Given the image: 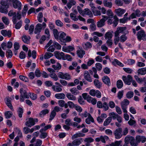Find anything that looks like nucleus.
<instances>
[{
    "instance_id": "obj_1",
    "label": "nucleus",
    "mask_w": 146,
    "mask_h": 146,
    "mask_svg": "<svg viewBox=\"0 0 146 146\" xmlns=\"http://www.w3.org/2000/svg\"><path fill=\"white\" fill-rule=\"evenodd\" d=\"M59 36L58 39L60 40L62 44H65L66 42H70L72 40L71 37L66 36V34L65 33L61 31L59 33Z\"/></svg>"
},
{
    "instance_id": "obj_46",
    "label": "nucleus",
    "mask_w": 146,
    "mask_h": 146,
    "mask_svg": "<svg viewBox=\"0 0 146 146\" xmlns=\"http://www.w3.org/2000/svg\"><path fill=\"white\" fill-rule=\"evenodd\" d=\"M87 101L89 103H91L93 105H95L97 102L96 100L90 96L87 99Z\"/></svg>"
},
{
    "instance_id": "obj_28",
    "label": "nucleus",
    "mask_w": 146,
    "mask_h": 146,
    "mask_svg": "<svg viewBox=\"0 0 146 146\" xmlns=\"http://www.w3.org/2000/svg\"><path fill=\"white\" fill-rule=\"evenodd\" d=\"M113 32L112 31L107 32L105 35V38L106 39H111Z\"/></svg>"
},
{
    "instance_id": "obj_47",
    "label": "nucleus",
    "mask_w": 146,
    "mask_h": 146,
    "mask_svg": "<svg viewBox=\"0 0 146 146\" xmlns=\"http://www.w3.org/2000/svg\"><path fill=\"white\" fill-rule=\"evenodd\" d=\"M49 112V110L47 109L42 110L39 113L40 116L41 117H43Z\"/></svg>"
},
{
    "instance_id": "obj_42",
    "label": "nucleus",
    "mask_w": 146,
    "mask_h": 146,
    "mask_svg": "<svg viewBox=\"0 0 146 146\" xmlns=\"http://www.w3.org/2000/svg\"><path fill=\"white\" fill-rule=\"evenodd\" d=\"M121 143V141H116L109 145H106V146H119Z\"/></svg>"
},
{
    "instance_id": "obj_11",
    "label": "nucleus",
    "mask_w": 146,
    "mask_h": 146,
    "mask_svg": "<svg viewBox=\"0 0 146 146\" xmlns=\"http://www.w3.org/2000/svg\"><path fill=\"white\" fill-rule=\"evenodd\" d=\"M103 18L101 19L97 23V26L98 27H103L105 25V21L107 20L108 17L105 15H102Z\"/></svg>"
},
{
    "instance_id": "obj_27",
    "label": "nucleus",
    "mask_w": 146,
    "mask_h": 146,
    "mask_svg": "<svg viewBox=\"0 0 146 146\" xmlns=\"http://www.w3.org/2000/svg\"><path fill=\"white\" fill-rule=\"evenodd\" d=\"M84 78L89 82H92V80L90 75L88 71H85L84 72Z\"/></svg>"
},
{
    "instance_id": "obj_33",
    "label": "nucleus",
    "mask_w": 146,
    "mask_h": 146,
    "mask_svg": "<svg viewBox=\"0 0 146 146\" xmlns=\"http://www.w3.org/2000/svg\"><path fill=\"white\" fill-rule=\"evenodd\" d=\"M137 72L138 75H144L146 74V68H139L137 70Z\"/></svg>"
},
{
    "instance_id": "obj_19",
    "label": "nucleus",
    "mask_w": 146,
    "mask_h": 146,
    "mask_svg": "<svg viewBox=\"0 0 146 146\" xmlns=\"http://www.w3.org/2000/svg\"><path fill=\"white\" fill-rule=\"evenodd\" d=\"M136 141L137 143H140L141 142L142 143L145 142L146 141V138L144 136H140L139 135H137L135 138Z\"/></svg>"
},
{
    "instance_id": "obj_32",
    "label": "nucleus",
    "mask_w": 146,
    "mask_h": 146,
    "mask_svg": "<svg viewBox=\"0 0 146 146\" xmlns=\"http://www.w3.org/2000/svg\"><path fill=\"white\" fill-rule=\"evenodd\" d=\"M134 77L138 83H141L143 82H145V83L146 84V78H140L136 75L134 76Z\"/></svg>"
},
{
    "instance_id": "obj_62",
    "label": "nucleus",
    "mask_w": 146,
    "mask_h": 146,
    "mask_svg": "<svg viewBox=\"0 0 146 146\" xmlns=\"http://www.w3.org/2000/svg\"><path fill=\"white\" fill-rule=\"evenodd\" d=\"M123 82L121 80H118L117 82V86L118 88H121L123 86Z\"/></svg>"
},
{
    "instance_id": "obj_55",
    "label": "nucleus",
    "mask_w": 146,
    "mask_h": 146,
    "mask_svg": "<svg viewBox=\"0 0 146 146\" xmlns=\"http://www.w3.org/2000/svg\"><path fill=\"white\" fill-rule=\"evenodd\" d=\"M111 118L110 117H108L104 121V126H107L111 122Z\"/></svg>"
},
{
    "instance_id": "obj_45",
    "label": "nucleus",
    "mask_w": 146,
    "mask_h": 146,
    "mask_svg": "<svg viewBox=\"0 0 146 146\" xmlns=\"http://www.w3.org/2000/svg\"><path fill=\"white\" fill-rule=\"evenodd\" d=\"M94 83L95 86L98 88H101L102 84V83L97 79H95L94 80Z\"/></svg>"
},
{
    "instance_id": "obj_5",
    "label": "nucleus",
    "mask_w": 146,
    "mask_h": 146,
    "mask_svg": "<svg viewBox=\"0 0 146 146\" xmlns=\"http://www.w3.org/2000/svg\"><path fill=\"white\" fill-rule=\"evenodd\" d=\"M137 36L138 40L140 41L146 40V33L143 30H141L137 33Z\"/></svg>"
},
{
    "instance_id": "obj_18",
    "label": "nucleus",
    "mask_w": 146,
    "mask_h": 146,
    "mask_svg": "<svg viewBox=\"0 0 146 146\" xmlns=\"http://www.w3.org/2000/svg\"><path fill=\"white\" fill-rule=\"evenodd\" d=\"M126 12V10L120 8L116 9L115 12L119 17H121Z\"/></svg>"
},
{
    "instance_id": "obj_38",
    "label": "nucleus",
    "mask_w": 146,
    "mask_h": 146,
    "mask_svg": "<svg viewBox=\"0 0 146 146\" xmlns=\"http://www.w3.org/2000/svg\"><path fill=\"white\" fill-rule=\"evenodd\" d=\"M70 92L72 94L76 95L79 94V92L78 90L76 88H72L70 89Z\"/></svg>"
},
{
    "instance_id": "obj_24",
    "label": "nucleus",
    "mask_w": 146,
    "mask_h": 146,
    "mask_svg": "<svg viewBox=\"0 0 146 146\" xmlns=\"http://www.w3.org/2000/svg\"><path fill=\"white\" fill-rule=\"evenodd\" d=\"M102 80L105 84L110 86L111 85L110 80L108 77L107 76H105L103 77Z\"/></svg>"
},
{
    "instance_id": "obj_31",
    "label": "nucleus",
    "mask_w": 146,
    "mask_h": 146,
    "mask_svg": "<svg viewBox=\"0 0 146 146\" xmlns=\"http://www.w3.org/2000/svg\"><path fill=\"white\" fill-rule=\"evenodd\" d=\"M66 96L68 99L72 101H75L76 99L75 96L70 93H68L66 94Z\"/></svg>"
},
{
    "instance_id": "obj_54",
    "label": "nucleus",
    "mask_w": 146,
    "mask_h": 146,
    "mask_svg": "<svg viewBox=\"0 0 146 146\" xmlns=\"http://www.w3.org/2000/svg\"><path fill=\"white\" fill-rule=\"evenodd\" d=\"M53 35L55 38L57 39H58L59 34L58 31L56 29H54L53 30Z\"/></svg>"
},
{
    "instance_id": "obj_53",
    "label": "nucleus",
    "mask_w": 146,
    "mask_h": 146,
    "mask_svg": "<svg viewBox=\"0 0 146 146\" xmlns=\"http://www.w3.org/2000/svg\"><path fill=\"white\" fill-rule=\"evenodd\" d=\"M53 56V54L50 52H46L45 53L44 58L45 59L49 58Z\"/></svg>"
},
{
    "instance_id": "obj_30",
    "label": "nucleus",
    "mask_w": 146,
    "mask_h": 146,
    "mask_svg": "<svg viewBox=\"0 0 146 146\" xmlns=\"http://www.w3.org/2000/svg\"><path fill=\"white\" fill-rule=\"evenodd\" d=\"M85 135L81 133H78L73 135L72 137V139L74 140L78 137H84Z\"/></svg>"
},
{
    "instance_id": "obj_35",
    "label": "nucleus",
    "mask_w": 146,
    "mask_h": 146,
    "mask_svg": "<svg viewBox=\"0 0 146 146\" xmlns=\"http://www.w3.org/2000/svg\"><path fill=\"white\" fill-rule=\"evenodd\" d=\"M49 76L54 81H56L58 79V76H57L54 72L50 73Z\"/></svg>"
},
{
    "instance_id": "obj_26",
    "label": "nucleus",
    "mask_w": 146,
    "mask_h": 146,
    "mask_svg": "<svg viewBox=\"0 0 146 146\" xmlns=\"http://www.w3.org/2000/svg\"><path fill=\"white\" fill-rule=\"evenodd\" d=\"M83 13L84 14V16L85 15H88L90 17H93V15L92 12L88 9H85L83 11Z\"/></svg>"
},
{
    "instance_id": "obj_56",
    "label": "nucleus",
    "mask_w": 146,
    "mask_h": 146,
    "mask_svg": "<svg viewBox=\"0 0 146 146\" xmlns=\"http://www.w3.org/2000/svg\"><path fill=\"white\" fill-rule=\"evenodd\" d=\"M119 35L114 34V43L115 45L117 44L119 41L120 40V37L119 36Z\"/></svg>"
},
{
    "instance_id": "obj_36",
    "label": "nucleus",
    "mask_w": 146,
    "mask_h": 146,
    "mask_svg": "<svg viewBox=\"0 0 146 146\" xmlns=\"http://www.w3.org/2000/svg\"><path fill=\"white\" fill-rule=\"evenodd\" d=\"M85 122L88 124H90L91 122H94V119L90 114H89L88 117L85 119Z\"/></svg>"
},
{
    "instance_id": "obj_7",
    "label": "nucleus",
    "mask_w": 146,
    "mask_h": 146,
    "mask_svg": "<svg viewBox=\"0 0 146 146\" xmlns=\"http://www.w3.org/2000/svg\"><path fill=\"white\" fill-rule=\"evenodd\" d=\"M128 33L126 27H119L117 28V30L115 32L114 34L119 35L120 33L126 35L128 34Z\"/></svg>"
},
{
    "instance_id": "obj_63",
    "label": "nucleus",
    "mask_w": 146,
    "mask_h": 146,
    "mask_svg": "<svg viewBox=\"0 0 146 146\" xmlns=\"http://www.w3.org/2000/svg\"><path fill=\"white\" fill-rule=\"evenodd\" d=\"M43 15L42 13H39L37 16V20L39 22L42 23V21Z\"/></svg>"
},
{
    "instance_id": "obj_13",
    "label": "nucleus",
    "mask_w": 146,
    "mask_h": 146,
    "mask_svg": "<svg viewBox=\"0 0 146 146\" xmlns=\"http://www.w3.org/2000/svg\"><path fill=\"white\" fill-rule=\"evenodd\" d=\"M122 129L121 128H118L115 130L114 132L115 138L117 139L120 138L122 136L121 134Z\"/></svg>"
},
{
    "instance_id": "obj_34",
    "label": "nucleus",
    "mask_w": 146,
    "mask_h": 146,
    "mask_svg": "<svg viewBox=\"0 0 146 146\" xmlns=\"http://www.w3.org/2000/svg\"><path fill=\"white\" fill-rule=\"evenodd\" d=\"M77 54L80 58H82L85 54V52L83 49H80L79 50H77Z\"/></svg>"
},
{
    "instance_id": "obj_59",
    "label": "nucleus",
    "mask_w": 146,
    "mask_h": 146,
    "mask_svg": "<svg viewBox=\"0 0 146 146\" xmlns=\"http://www.w3.org/2000/svg\"><path fill=\"white\" fill-rule=\"evenodd\" d=\"M6 55L8 58H11L13 55V53L12 51L10 50H8L6 52Z\"/></svg>"
},
{
    "instance_id": "obj_16",
    "label": "nucleus",
    "mask_w": 146,
    "mask_h": 146,
    "mask_svg": "<svg viewBox=\"0 0 146 146\" xmlns=\"http://www.w3.org/2000/svg\"><path fill=\"white\" fill-rule=\"evenodd\" d=\"M75 49L73 45L69 46H64L62 47V50L64 52L69 53L73 51Z\"/></svg>"
},
{
    "instance_id": "obj_57",
    "label": "nucleus",
    "mask_w": 146,
    "mask_h": 146,
    "mask_svg": "<svg viewBox=\"0 0 146 146\" xmlns=\"http://www.w3.org/2000/svg\"><path fill=\"white\" fill-rule=\"evenodd\" d=\"M120 37V41L121 42H125L127 39V37L125 35H121Z\"/></svg>"
},
{
    "instance_id": "obj_8",
    "label": "nucleus",
    "mask_w": 146,
    "mask_h": 146,
    "mask_svg": "<svg viewBox=\"0 0 146 146\" xmlns=\"http://www.w3.org/2000/svg\"><path fill=\"white\" fill-rule=\"evenodd\" d=\"M55 44H54V42H52V40H50L49 42L45 46L46 49L47 48L49 47V48L47 49V51L53 52L55 50Z\"/></svg>"
},
{
    "instance_id": "obj_21",
    "label": "nucleus",
    "mask_w": 146,
    "mask_h": 146,
    "mask_svg": "<svg viewBox=\"0 0 146 146\" xmlns=\"http://www.w3.org/2000/svg\"><path fill=\"white\" fill-rule=\"evenodd\" d=\"M11 98H6L5 100V102L7 106L12 111H14V110L11 103Z\"/></svg>"
},
{
    "instance_id": "obj_14",
    "label": "nucleus",
    "mask_w": 146,
    "mask_h": 146,
    "mask_svg": "<svg viewBox=\"0 0 146 146\" xmlns=\"http://www.w3.org/2000/svg\"><path fill=\"white\" fill-rule=\"evenodd\" d=\"M122 79L125 84L129 85L132 80V78L131 75H128L127 77L124 76H123Z\"/></svg>"
},
{
    "instance_id": "obj_15",
    "label": "nucleus",
    "mask_w": 146,
    "mask_h": 146,
    "mask_svg": "<svg viewBox=\"0 0 146 146\" xmlns=\"http://www.w3.org/2000/svg\"><path fill=\"white\" fill-rule=\"evenodd\" d=\"M12 43L11 42H8L7 43L3 42L1 45V48L3 50H6L7 48H11L12 46Z\"/></svg>"
},
{
    "instance_id": "obj_4",
    "label": "nucleus",
    "mask_w": 146,
    "mask_h": 146,
    "mask_svg": "<svg viewBox=\"0 0 146 146\" xmlns=\"http://www.w3.org/2000/svg\"><path fill=\"white\" fill-rule=\"evenodd\" d=\"M46 26L45 23H43L42 24L38 23L35 26L34 30V33L35 34H38L41 31L42 29H44Z\"/></svg>"
},
{
    "instance_id": "obj_23",
    "label": "nucleus",
    "mask_w": 146,
    "mask_h": 146,
    "mask_svg": "<svg viewBox=\"0 0 146 146\" xmlns=\"http://www.w3.org/2000/svg\"><path fill=\"white\" fill-rule=\"evenodd\" d=\"M64 54L62 52H55V56L58 59H62L64 60Z\"/></svg>"
},
{
    "instance_id": "obj_43",
    "label": "nucleus",
    "mask_w": 146,
    "mask_h": 146,
    "mask_svg": "<svg viewBox=\"0 0 146 146\" xmlns=\"http://www.w3.org/2000/svg\"><path fill=\"white\" fill-rule=\"evenodd\" d=\"M104 5L105 6L111 8L112 6V3L111 2H108L107 0H104Z\"/></svg>"
},
{
    "instance_id": "obj_12",
    "label": "nucleus",
    "mask_w": 146,
    "mask_h": 146,
    "mask_svg": "<svg viewBox=\"0 0 146 146\" xmlns=\"http://www.w3.org/2000/svg\"><path fill=\"white\" fill-rule=\"evenodd\" d=\"M13 3V7L15 9H17L19 10L21 9L22 4L18 0H11Z\"/></svg>"
},
{
    "instance_id": "obj_49",
    "label": "nucleus",
    "mask_w": 146,
    "mask_h": 146,
    "mask_svg": "<svg viewBox=\"0 0 146 146\" xmlns=\"http://www.w3.org/2000/svg\"><path fill=\"white\" fill-rule=\"evenodd\" d=\"M5 115L6 119L10 118L13 115V113L10 111H7L5 112Z\"/></svg>"
},
{
    "instance_id": "obj_51",
    "label": "nucleus",
    "mask_w": 146,
    "mask_h": 146,
    "mask_svg": "<svg viewBox=\"0 0 146 146\" xmlns=\"http://www.w3.org/2000/svg\"><path fill=\"white\" fill-rule=\"evenodd\" d=\"M129 100L126 99H124L121 102V106L126 107L129 105Z\"/></svg>"
},
{
    "instance_id": "obj_29",
    "label": "nucleus",
    "mask_w": 146,
    "mask_h": 146,
    "mask_svg": "<svg viewBox=\"0 0 146 146\" xmlns=\"http://www.w3.org/2000/svg\"><path fill=\"white\" fill-rule=\"evenodd\" d=\"M1 34L5 36H8L9 37H10L11 36V33L10 31H7V30H4L1 31Z\"/></svg>"
},
{
    "instance_id": "obj_6",
    "label": "nucleus",
    "mask_w": 146,
    "mask_h": 146,
    "mask_svg": "<svg viewBox=\"0 0 146 146\" xmlns=\"http://www.w3.org/2000/svg\"><path fill=\"white\" fill-rule=\"evenodd\" d=\"M125 143L128 144L129 143H130L132 146H137V144L135 142L134 137L129 135L127 136L125 138Z\"/></svg>"
},
{
    "instance_id": "obj_58",
    "label": "nucleus",
    "mask_w": 146,
    "mask_h": 146,
    "mask_svg": "<svg viewBox=\"0 0 146 146\" xmlns=\"http://www.w3.org/2000/svg\"><path fill=\"white\" fill-rule=\"evenodd\" d=\"M52 67L55 70H59L61 68V66L59 63H57L56 65L52 66Z\"/></svg>"
},
{
    "instance_id": "obj_2",
    "label": "nucleus",
    "mask_w": 146,
    "mask_h": 146,
    "mask_svg": "<svg viewBox=\"0 0 146 146\" xmlns=\"http://www.w3.org/2000/svg\"><path fill=\"white\" fill-rule=\"evenodd\" d=\"M0 4V12L2 13H7L8 12L7 9L9 7L8 3L2 0L1 1Z\"/></svg>"
},
{
    "instance_id": "obj_41",
    "label": "nucleus",
    "mask_w": 146,
    "mask_h": 146,
    "mask_svg": "<svg viewBox=\"0 0 146 146\" xmlns=\"http://www.w3.org/2000/svg\"><path fill=\"white\" fill-rule=\"evenodd\" d=\"M55 96L57 99H63L65 97V95L63 93L56 94H55Z\"/></svg>"
},
{
    "instance_id": "obj_50",
    "label": "nucleus",
    "mask_w": 146,
    "mask_h": 146,
    "mask_svg": "<svg viewBox=\"0 0 146 146\" xmlns=\"http://www.w3.org/2000/svg\"><path fill=\"white\" fill-rule=\"evenodd\" d=\"M76 4V2L74 0H70L67 5L68 7L70 9L72 6L75 5Z\"/></svg>"
},
{
    "instance_id": "obj_3",
    "label": "nucleus",
    "mask_w": 146,
    "mask_h": 146,
    "mask_svg": "<svg viewBox=\"0 0 146 146\" xmlns=\"http://www.w3.org/2000/svg\"><path fill=\"white\" fill-rule=\"evenodd\" d=\"M107 19L108 24L109 25L113 24V26L114 27H116L118 23L119 19L116 16L108 17Z\"/></svg>"
},
{
    "instance_id": "obj_10",
    "label": "nucleus",
    "mask_w": 146,
    "mask_h": 146,
    "mask_svg": "<svg viewBox=\"0 0 146 146\" xmlns=\"http://www.w3.org/2000/svg\"><path fill=\"white\" fill-rule=\"evenodd\" d=\"M58 77L62 79L69 80L71 79L70 75L68 73L60 72L58 74Z\"/></svg>"
},
{
    "instance_id": "obj_37",
    "label": "nucleus",
    "mask_w": 146,
    "mask_h": 146,
    "mask_svg": "<svg viewBox=\"0 0 146 146\" xmlns=\"http://www.w3.org/2000/svg\"><path fill=\"white\" fill-rule=\"evenodd\" d=\"M61 87L53 85L52 87V88L56 92H60L62 91V88L60 87Z\"/></svg>"
},
{
    "instance_id": "obj_61",
    "label": "nucleus",
    "mask_w": 146,
    "mask_h": 146,
    "mask_svg": "<svg viewBox=\"0 0 146 146\" xmlns=\"http://www.w3.org/2000/svg\"><path fill=\"white\" fill-rule=\"evenodd\" d=\"M117 115L118 114L114 112H111L109 114V115L110 116V117H111V119H113L114 120L116 119Z\"/></svg>"
},
{
    "instance_id": "obj_40",
    "label": "nucleus",
    "mask_w": 146,
    "mask_h": 146,
    "mask_svg": "<svg viewBox=\"0 0 146 146\" xmlns=\"http://www.w3.org/2000/svg\"><path fill=\"white\" fill-rule=\"evenodd\" d=\"M28 55L29 57H31L32 56L34 59H35L36 57V52L35 50H33L31 54V51L30 50H29L28 52Z\"/></svg>"
},
{
    "instance_id": "obj_44",
    "label": "nucleus",
    "mask_w": 146,
    "mask_h": 146,
    "mask_svg": "<svg viewBox=\"0 0 146 146\" xmlns=\"http://www.w3.org/2000/svg\"><path fill=\"white\" fill-rule=\"evenodd\" d=\"M112 63L114 65H117L121 67H123L124 66L123 64L116 59H114L113 61L112 62Z\"/></svg>"
},
{
    "instance_id": "obj_52",
    "label": "nucleus",
    "mask_w": 146,
    "mask_h": 146,
    "mask_svg": "<svg viewBox=\"0 0 146 146\" xmlns=\"http://www.w3.org/2000/svg\"><path fill=\"white\" fill-rule=\"evenodd\" d=\"M92 11L94 15L95 16L100 15H101L100 11L96 10V7H94Z\"/></svg>"
},
{
    "instance_id": "obj_9",
    "label": "nucleus",
    "mask_w": 146,
    "mask_h": 146,
    "mask_svg": "<svg viewBox=\"0 0 146 146\" xmlns=\"http://www.w3.org/2000/svg\"><path fill=\"white\" fill-rule=\"evenodd\" d=\"M38 120L36 118L33 119L32 118H29L27 122L25 123L26 126L29 127H31L32 126L34 125L35 124V122H38Z\"/></svg>"
},
{
    "instance_id": "obj_22",
    "label": "nucleus",
    "mask_w": 146,
    "mask_h": 146,
    "mask_svg": "<svg viewBox=\"0 0 146 146\" xmlns=\"http://www.w3.org/2000/svg\"><path fill=\"white\" fill-rule=\"evenodd\" d=\"M107 117V115L105 113H102L100 116H99L97 118V120L99 123L102 122L104 119Z\"/></svg>"
},
{
    "instance_id": "obj_64",
    "label": "nucleus",
    "mask_w": 146,
    "mask_h": 146,
    "mask_svg": "<svg viewBox=\"0 0 146 146\" xmlns=\"http://www.w3.org/2000/svg\"><path fill=\"white\" fill-rule=\"evenodd\" d=\"M133 92L131 91L128 92L126 94V97L129 99L132 98L133 96Z\"/></svg>"
},
{
    "instance_id": "obj_60",
    "label": "nucleus",
    "mask_w": 146,
    "mask_h": 146,
    "mask_svg": "<svg viewBox=\"0 0 146 146\" xmlns=\"http://www.w3.org/2000/svg\"><path fill=\"white\" fill-rule=\"evenodd\" d=\"M23 112V110L22 108L19 107L18 108L17 113L19 117L21 118L22 117Z\"/></svg>"
},
{
    "instance_id": "obj_48",
    "label": "nucleus",
    "mask_w": 146,
    "mask_h": 146,
    "mask_svg": "<svg viewBox=\"0 0 146 146\" xmlns=\"http://www.w3.org/2000/svg\"><path fill=\"white\" fill-rule=\"evenodd\" d=\"M135 62V60L133 59H128L125 61L126 64L129 65H132L134 64Z\"/></svg>"
},
{
    "instance_id": "obj_20",
    "label": "nucleus",
    "mask_w": 146,
    "mask_h": 146,
    "mask_svg": "<svg viewBox=\"0 0 146 146\" xmlns=\"http://www.w3.org/2000/svg\"><path fill=\"white\" fill-rule=\"evenodd\" d=\"M82 138L77 139L74 140L72 141V144L73 146H78L82 143Z\"/></svg>"
},
{
    "instance_id": "obj_25",
    "label": "nucleus",
    "mask_w": 146,
    "mask_h": 146,
    "mask_svg": "<svg viewBox=\"0 0 146 146\" xmlns=\"http://www.w3.org/2000/svg\"><path fill=\"white\" fill-rule=\"evenodd\" d=\"M75 105L76 104H75L72 102L69 101L66 103L65 106V108H67L68 107H69L70 108L72 109L74 108Z\"/></svg>"
},
{
    "instance_id": "obj_39",
    "label": "nucleus",
    "mask_w": 146,
    "mask_h": 146,
    "mask_svg": "<svg viewBox=\"0 0 146 146\" xmlns=\"http://www.w3.org/2000/svg\"><path fill=\"white\" fill-rule=\"evenodd\" d=\"M30 37L29 36H26L25 35H23L22 37V40L25 43L28 44L29 42Z\"/></svg>"
},
{
    "instance_id": "obj_17",
    "label": "nucleus",
    "mask_w": 146,
    "mask_h": 146,
    "mask_svg": "<svg viewBox=\"0 0 146 146\" xmlns=\"http://www.w3.org/2000/svg\"><path fill=\"white\" fill-rule=\"evenodd\" d=\"M9 17H13V21L14 23L15 24L16 22V13L13 10L9 11L8 13Z\"/></svg>"
}]
</instances>
